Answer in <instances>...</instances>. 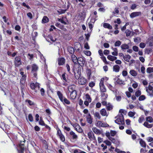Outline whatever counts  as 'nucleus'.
<instances>
[{
	"mask_svg": "<svg viewBox=\"0 0 153 153\" xmlns=\"http://www.w3.org/2000/svg\"><path fill=\"white\" fill-rule=\"evenodd\" d=\"M86 101H88L89 102H91V98L90 97V96L88 94L86 95Z\"/></svg>",
	"mask_w": 153,
	"mask_h": 153,
	"instance_id": "obj_52",
	"label": "nucleus"
},
{
	"mask_svg": "<svg viewBox=\"0 0 153 153\" xmlns=\"http://www.w3.org/2000/svg\"><path fill=\"white\" fill-rule=\"evenodd\" d=\"M27 16L29 17L31 19H32V18H33V16H32V13H30V12H29V13H28L27 14Z\"/></svg>",
	"mask_w": 153,
	"mask_h": 153,
	"instance_id": "obj_64",
	"label": "nucleus"
},
{
	"mask_svg": "<svg viewBox=\"0 0 153 153\" xmlns=\"http://www.w3.org/2000/svg\"><path fill=\"white\" fill-rule=\"evenodd\" d=\"M120 67L117 65H115L113 66V71L115 72H117L119 71L120 70Z\"/></svg>",
	"mask_w": 153,
	"mask_h": 153,
	"instance_id": "obj_25",
	"label": "nucleus"
},
{
	"mask_svg": "<svg viewBox=\"0 0 153 153\" xmlns=\"http://www.w3.org/2000/svg\"><path fill=\"white\" fill-rule=\"evenodd\" d=\"M85 54L87 56H90L91 54V52L90 51H84Z\"/></svg>",
	"mask_w": 153,
	"mask_h": 153,
	"instance_id": "obj_56",
	"label": "nucleus"
},
{
	"mask_svg": "<svg viewBox=\"0 0 153 153\" xmlns=\"http://www.w3.org/2000/svg\"><path fill=\"white\" fill-rule=\"evenodd\" d=\"M106 92H101V95L102 99L104 100H106L108 97L107 94H106Z\"/></svg>",
	"mask_w": 153,
	"mask_h": 153,
	"instance_id": "obj_24",
	"label": "nucleus"
},
{
	"mask_svg": "<svg viewBox=\"0 0 153 153\" xmlns=\"http://www.w3.org/2000/svg\"><path fill=\"white\" fill-rule=\"evenodd\" d=\"M110 133L112 136H114L116 134V132L115 131L111 130Z\"/></svg>",
	"mask_w": 153,
	"mask_h": 153,
	"instance_id": "obj_61",
	"label": "nucleus"
},
{
	"mask_svg": "<svg viewBox=\"0 0 153 153\" xmlns=\"http://www.w3.org/2000/svg\"><path fill=\"white\" fill-rule=\"evenodd\" d=\"M65 74V73H64L62 74L61 77V79L63 80V81L64 83H65L67 82V80L66 79Z\"/></svg>",
	"mask_w": 153,
	"mask_h": 153,
	"instance_id": "obj_31",
	"label": "nucleus"
},
{
	"mask_svg": "<svg viewBox=\"0 0 153 153\" xmlns=\"http://www.w3.org/2000/svg\"><path fill=\"white\" fill-rule=\"evenodd\" d=\"M94 117L96 118V119L98 118L99 119H100L101 118L100 116V114L98 112H95L94 113Z\"/></svg>",
	"mask_w": 153,
	"mask_h": 153,
	"instance_id": "obj_32",
	"label": "nucleus"
},
{
	"mask_svg": "<svg viewBox=\"0 0 153 153\" xmlns=\"http://www.w3.org/2000/svg\"><path fill=\"white\" fill-rule=\"evenodd\" d=\"M31 67V73L33 74L34 76L36 77L37 75V71L38 69V67L36 65L34 64L32 65Z\"/></svg>",
	"mask_w": 153,
	"mask_h": 153,
	"instance_id": "obj_3",
	"label": "nucleus"
},
{
	"mask_svg": "<svg viewBox=\"0 0 153 153\" xmlns=\"http://www.w3.org/2000/svg\"><path fill=\"white\" fill-rule=\"evenodd\" d=\"M57 93L60 101H62L65 98L63 97V94L59 91H57Z\"/></svg>",
	"mask_w": 153,
	"mask_h": 153,
	"instance_id": "obj_20",
	"label": "nucleus"
},
{
	"mask_svg": "<svg viewBox=\"0 0 153 153\" xmlns=\"http://www.w3.org/2000/svg\"><path fill=\"white\" fill-rule=\"evenodd\" d=\"M25 81H20L21 87L22 89H24L25 87Z\"/></svg>",
	"mask_w": 153,
	"mask_h": 153,
	"instance_id": "obj_42",
	"label": "nucleus"
},
{
	"mask_svg": "<svg viewBox=\"0 0 153 153\" xmlns=\"http://www.w3.org/2000/svg\"><path fill=\"white\" fill-rule=\"evenodd\" d=\"M29 120L30 122H32L33 120V117L31 114H29L28 116Z\"/></svg>",
	"mask_w": 153,
	"mask_h": 153,
	"instance_id": "obj_55",
	"label": "nucleus"
},
{
	"mask_svg": "<svg viewBox=\"0 0 153 153\" xmlns=\"http://www.w3.org/2000/svg\"><path fill=\"white\" fill-rule=\"evenodd\" d=\"M131 56L129 55H127L124 56L123 57L124 60L128 62H129L131 58Z\"/></svg>",
	"mask_w": 153,
	"mask_h": 153,
	"instance_id": "obj_36",
	"label": "nucleus"
},
{
	"mask_svg": "<svg viewBox=\"0 0 153 153\" xmlns=\"http://www.w3.org/2000/svg\"><path fill=\"white\" fill-rule=\"evenodd\" d=\"M30 87L32 89H34L36 88V86L34 83H33L30 84Z\"/></svg>",
	"mask_w": 153,
	"mask_h": 153,
	"instance_id": "obj_62",
	"label": "nucleus"
},
{
	"mask_svg": "<svg viewBox=\"0 0 153 153\" xmlns=\"http://www.w3.org/2000/svg\"><path fill=\"white\" fill-rule=\"evenodd\" d=\"M61 102H63L64 103H65L68 105H69L70 104V101L65 98L62 101H61Z\"/></svg>",
	"mask_w": 153,
	"mask_h": 153,
	"instance_id": "obj_40",
	"label": "nucleus"
},
{
	"mask_svg": "<svg viewBox=\"0 0 153 153\" xmlns=\"http://www.w3.org/2000/svg\"><path fill=\"white\" fill-rule=\"evenodd\" d=\"M107 85L108 88L110 90H111L113 92H114L115 91V89L110 84H107Z\"/></svg>",
	"mask_w": 153,
	"mask_h": 153,
	"instance_id": "obj_35",
	"label": "nucleus"
},
{
	"mask_svg": "<svg viewBox=\"0 0 153 153\" xmlns=\"http://www.w3.org/2000/svg\"><path fill=\"white\" fill-rule=\"evenodd\" d=\"M69 134L73 139L76 140L78 138L77 136L73 131H71Z\"/></svg>",
	"mask_w": 153,
	"mask_h": 153,
	"instance_id": "obj_13",
	"label": "nucleus"
},
{
	"mask_svg": "<svg viewBox=\"0 0 153 153\" xmlns=\"http://www.w3.org/2000/svg\"><path fill=\"white\" fill-rule=\"evenodd\" d=\"M24 141H21L19 145V147L20 149V150L19 151H22V152H24V151L25 149L24 143L25 140L24 139Z\"/></svg>",
	"mask_w": 153,
	"mask_h": 153,
	"instance_id": "obj_8",
	"label": "nucleus"
},
{
	"mask_svg": "<svg viewBox=\"0 0 153 153\" xmlns=\"http://www.w3.org/2000/svg\"><path fill=\"white\" fill-rule=\"evenodd\" d=\"M103 27L105 28H107L111 30L112 29V27L108 23H104L103 24Z\"/></svg>",
	"mask_w": 153,
	"mask_h": 153,
	"instance_id": "obj_28",
	"label": "nucleus"
},
{
	"mask_svg": "<svg viewBox=\"0 0 153 153\" xmlns=\"http://www.w3.org/2000/svg\"><path fill=\"white\" fill-rule=\"evenodd\" d=\"M71 59L73 62L77 64L78 63V58L74 54L71 56Z\"/></svg>",
	"mask_w": 153,
	"mask_h": 153,
	"instance_id": "obj_21",
	"label": "nucleus"
},
{
	"mask_svg": "<svg viewBox=\"0 0 153 153\" xmlns=\"http://www.w3.org/2000/svg\"><path fill=\"white\" fill-rule=\"evenodd\" d=\"M106 108L107 110L110 111L112 110L113 109V106L110 103H108L106 105Z\"/></svg>",
	"mask_w": 153,
	"mask_h": 153,
	"instance_id": "obj_29",
	"label": "nucleus"
},
{
	"mask_svg": "<svg viewBox=\"0 0 153 153\" xmlns=\"http://www.w3.org/2000/svg\"><path fill=\"white\" fill-rule=\"evenodd\" d=\"M58 62L59 65H62L65 63V59L63 58H59L58 60Z\"/></svg>",
	"mask_w": 153,
	"mask_h": 153,
	"instance_id": "obj_18",
	"label": "nucleus"
},
{
	"mask_svg": "<svg viewBox=\"0 0 153 153\" xmlns=\"http://www.w3.org/2000/svg\"><path fill=\"white\" fill-rule=\"evenodd\" d=\"M152 118L151 117H149L146 118V120L149 123H152Z\"/></svg>",
	"mask_w": 153,
	"mask_h": 153,
	"instance_id": "obj_51",
	"label": "nucleus"
},
{
	"mask_svg": "<svg viewBox=\"0 0 153 153\" xmlns=\"http://www.w3.org/2000/svg\"><path fill=\"white\" fill-rule=\"evenodd\" d=\"M14 65L16 67H18L22 64L21 58L20 56H17L15 58Z\"/></svg>",
	"mask_w": 153,
	"mask_h": 153,
	"instance_id": "obj_4",
	"label": "nucleus"
},
{
	"mask_svg": "<svg viewBox=\"0 0 153 153\" xmlns=\"http://www.w3.org/2000/svg\"><path fill=\"white\" fill-rule=\"evenodd\" d=\"M146 44L143 42H141L140 44V48H145L146 46Z\"/></svg>",
	"mask_w": 153,
	"mask_h": 153,
	"instance_id": "obj_59",
	"label": "nucleus"
},
{
	"mask_svg": "<svg viewBox=\"0 0 153 153\" xmlns=\"http://www.w3.org/2000/svg\"><path fill=\"white\" fill-rule=\"evenodd\" d=\"M72 125L75 128V129L78 132L82 133L83 131L82 128L78 124L75 123L72 124Z\"/></svg>",
	"mask_w": 153,
	"mask_h": 153,
	"instance_id": "obj_6",
	"label": "nucleus"
},
{
	"mask_svg": "<svg viewBox=\"0 0 153 153\" xmlns=\"http://www.w3.org/2000/svg\"><path fill=\"white\" fill-rule=\"evenodd\" d=\"M25 102H27L29 105L30 106L33 105L35 104V103L33 102L30 100H25Z\"/></svg>",
	"mask_w": 153,
	"mask_h": 153,
	"instance_id": "obj_38",
	"label": "nucleus"
},
{
	"mask_svg": "<svg viewBox=\"0 0 153 153\" xmlns=\"http://www.w3.org/2000/svg\"><path fill=\"white\" fill-rule=\"evenodd\" d=\"M146 99V97L144 95H142L140 96L139 98V100L140 101Z\"/></svg>",
	"mask_w": 153,
	"mask_h": 153,
	"instance_id": "obj_54",
	"label": "nucleus"
},
{
	"mask_svg": "<svg viewBox=\"0 0 153 153\" xmlns=\"http://www.w3.org/2000/svg\"><path fill=\"white\" fill-rule=\"evenodd\" d=\"M111 49L114 51V52L112 53V54L114 56H117L118 53V51L117 48H113V47H112Z\"/></svg>",
	"mask_w": 153,
	"mask_h": 153,
	"instance_id": "obj_23",
	"label": "nucleus"
},
{
	"mask_svg": "<svg viewBox=\"0 0 153 153\" xmlns=\"http://www.w3.org/2000/svg\"><path fill=\"white\" fill-rule=\"evenodd\" d=\"M74 153H86L85 152L79 149H75L74 151Z\"/></svg>",
	"mask_w": 153,
	"mask_h": 153,
	"instance_id": "obj_43",
	"label": "nucleus"
},
{
	"mask_svg": "<svg viewBox=\"0 0 153 153\" xmlns=\"http://www.w3.org/2000/svg\"><path fill=\"white\" fill-rule=\"evenodd\" d=\"M133 49L135 51H137L138 50V48L137 46H134L133 47Z\"/></svg>",
	"mask_w": 153,
	"mask_h": 153,
	"instance_id": "obj_63",
	"label": "nucleus"
},
{
	"mask_svg": "<svg viewBox=\"0 0 153 153\" xmlns=\"http://www.w3.org/2000/svg\"><path fill=\"white\" fill-rule=\"evenodd\" d=\"M101 58L104 62H105L106 64H108V62L106 61V59L105 56H103L102 57H101Z\"/></svg>",
	"mask_w": 153,
	"mask_h": 153,
	"instance_id": "obj_58",
	"label": "nucleus"
},
{
	"mask_svg": "<svg viewBox=\"0 0 153 153\" xmlns=\"http://www.w3.org/2000/svg\"><path fill=\"white\" fill-rule=\"evenodd\" d=\"M108 125L104 123H102L101 121H98L97 122V126L99 127H106L108 126Z\"/></svg>",
	"mask_w": 153,
	"mask_h": 153,
	"instance_id": "obj_7",
	"label": "nucleus"
},
{
	"mask_svg": "<svg viewBox=\"0 0 153 153\" xmlns=\"http://www.w3.org/2000/svg\"><path fill=\"white\" fill-rule=\"evenodd\" d=\"M75 87V85H72L70 86L69 87V91L70 92H72V91H76L74 89V88Z\"/></svg>",
	"mask_w": 153,
	"mask_h": 153,
	"instance_id": "obj_41",
	"label": "nucleus"
},
{
	"mask_svg": "<svg viewBox=\"0 0 153 153\" xmlns=\"http://www.w3.org/2000/svg\"><path fill=\"white\" fill-rule=\"evenodd\" d=\"M70 94V96L71 99H74L76 98V91H72Z\"/></svg>",
	"mask_w": 153,
	"mask_h": 153,
	"instance_id": "obj_17",
	"label": "nucleus"
},
{
	"mask_svg": "<svg viewBox=\"0 0 153 153\" xmlns=\"http://www.w3.org/2000/svg\"><path fill=\"white\" fill-rule=\"evenodd\" d=\"M81 46L80 44L78 42L74 44L75 48H76L77 51L79 50Z\"/></svg>",
	"mask_w": 153,
	"mask_h": 153,
	"instance_id": "obj_27",
	"label": "nucleus"
},
{
	"mask_svg": "<svg viewBox=\"0 0 153 153\" xmlns=\"http://www.w3.org/2000/svg\"><path fill=\"white\" fill-rule=\"evenodd\" d=\"M135 114V112H133L131 111H130L128 113V115L129 116L131 117H132L134 116V115Z\"/></svg>",
	"mask_w": 153,
	"mask_h": 153,
	"instance_id": "obj_60",
	"label": "nucleus"
},
{
	"mask_svg": "<svg viewBox=\"0 0 153 153\" xmlns=\"http://www.w3.org/2000/svg\"><path fill=\"white\" fill-rule=\"evenodd\" d=\"M107 58L110 61H113L116 60L117 59V57L111 55H109L107 56Z\"/></svg>",
	"mask_w": 153,
	"mask_h": 153,
	"instance_id": "obj_22",
	"label": "nucleus"
},
{
	"mask_svg": "<svg viewBox=\"0 0 153 153\" xmlns=\"http://www.w3.org/2000/svg\"><path fill=\"white\" fill-rule=\"evenodd\" d=\"M86 80L83 77H81L79 79L78 83L80 85H84L86 83Z\"/></svg>",
	"mask_w": 153,
	"mask_h": 153,
	"instance_id": "obj_10",
	"label": "nucleus"
},
{
	"mask_svg": "<svg viewBox=\"0 0 153 153\" xmlns=\"http://www.w3.org/2000/svg\"><path fill=\"white\" fill-rule=\"evenodd\" d=\"M67 50L72 55L74 54L75 52L74 48L73 47L71 46L68 47Z\"/></svg>",
	"mask_w": 153,
	"mask_h": 153,
	"instance_id": "obj_14",
	"label": "nucleus"
},
{
	"mask_svg": "<svg viewBox=\"0 0 153 153\" xmlns=\"http://www.w3.org/2000/svg\"><path fill=\"white\" fill-rule=\"evenodd\" d=\"M78 63L82 69L84 65L86 63V61L84 57H79L78 58Z\"/></svg>",
	"mask_w": 153,
	"mask_h": 153,
	"instance_id": "obj_2",
	"label": "nucleus"
},
{
	"mask_svg": "<svg viewBox=\"0 0 153 153\" xmlns=\"http://www.w3.org/2000/svg\"><path fill=\"white\" fill-rule=\"evenodd\" d=\"M57 135L59 136L60 140L62 142H64L65 141V138L64 135L62 134L61 130L59 128H58L57 131Z\"/></svg>",
	"mask_w": 153,
	"mask_h": 153,
	"instance_id": "obj_5",
	"label": "nucleus"
},
{
	"mask_svg": "<svg viewBox=\"0 0 153 153\" xmlns=\"http://www.w3.org/2000/svg\"><path fill=\"white\" fill-rule=\"evenodd\" d=\"M81 66L79 65L76 66L75 67V70L77 72L78 74L81 75Z\"/></svg>",
	"mask_w": 153,
	"mask_h": 153,
	"instance_id": "obj_15",
	"label": "nucleus"
},
{
	"mask_svg": "<svg viewBox=\"0 0 153 153\" xmlns=\"http://www.w3.org/2000/svg\"><path fill=\"white\" fill-rule=\"evenodd\" d=\"M116 118L117 119L115 120V123L119 125L124 124V119L122 114H119L118 116L115 117V118Z\"/></svg>",
	"mask_w": 153,
	"mask_h": 153,
	"instance_id": "obj_1",
	"label": "nucleus"
},
{
	"mask_svg": "<svg viewBox=\"0 0 153 153\" xmlns=\"http://www.w3.org/2000/svg\"><path fill=\"white\" fill-rule=\"evenodd\" d=\"M141 94V91L140 90H138L136 92L135 94V96L136 97H138L140 96Z\"/></svg>",
	"mask_w": 153,
	"mask_h": 153,
	"instance_id": "obj_48",
	"label": "nucleus"
},
{
	"mask_svg": "<svg viewBox=\"0 0 153 153\" xmlns=\"http://www.w3.org/2000/svg\"><path fill=\"white\" fill-rule=\"evenodd\" d=\"M143 125L148 128H151L153 126L152 124H149L147 122H145L144 123Z\"/></svg>",
	"mask_w": 153,
	"mask_h": 153,
	"instance_id": "obj_34",
	"label": "nucleus"
},
{
	"mask_svg": "<svg viewBox=\"0 0 153 153\" xmlns=\"http://www.w3.org/2000/svg\"><path fill=\"white\" fill-rule=\"evenodd\" d=\"M100 113L103 116H106V110L105 109H101L100 111Z\"/></svg>",
	"mask_w": 153,
	"mask_h": 153,
	"instance_id": "obj_37",
	"label": "nucleus"
},
{
	"mask_svg": "<svg viewBox=\"0 0 153 153\" xmlns=\"http://www.w3.org/2000/svg\"><path fill=\"white\" fill-rule=\"evenodd\" d=\"M86 73L87 75L89 78H90L91 74V70L90 69H88L86 71Z\"/></svg>",
	"mask_w": 153,
	"mask_h": 153,
	"instance_id": "obj_45",
	"label": "nucleus"
},
{
	"mask_svg": "<svg viewBox=\"0 0 153 153\" xmlns=\"http://www.w3.org/2000/svg\"><path fill=\"white\" fill-rule=\"evenodd\" d=\"M100 86L101 92H106V91L104 84L102 83V82L100 83Z\"/></svg>",
	"mask_w": 153,
	"mask_h": 153,
	"instance_id": "obj_12",
	"label": "nucleus"
},
{
	"mask_svg": "<svg viewBox=\"0 0 153 153\" xmlns=\"http://www.w3.org/2000/svg\"><path fill=\"white\" fill-rule=\"evenodd\" d=\"M39 123L40 125L42 126L45 125V124L44 123V121L42 120V118L41 117H40Z\"/></svg>",
	"mask_w": 153,
	"mask_h": 153,
	"instance_id": "obj_47",
	"label": "nucleus"
},
{
	"mask_svg": "<svg viewBox=\"0 0 153 153\" xmlns=\"http://www.w3.org/2000/svg\"><path fill=\"white\" fill-rule=\"evenodd\" d=\"M140 143L141 146L143 147H146V144L145 142L142 139H141L140 141Z\"/></svg>",
	"mask_w": 153,
	"mask_h": 153,
	"instance_id": "obj_30",
	"label": "nucleus"
},
{
	"mask_svg": "<svg viewBox=\"0 0 153 153\" xmlns=\"http://www.w3.org/2000/svg\"><path fill=\"white\" fill-rule=\"evenodd\" d=\"M121 48L124 51V50L128 49L129 48V46L127 44H124L121 46Z\"/></svg>",
	"mask_w": 153,
	"mask_h": 153,
	"instance_id": "obj_26",
	"label": "nucleus"
},
{
	"mask_svg": "<svg viewBox=\"0 0 153 153\" xmlns=\"http://www.w3.org/2000/svg\"><path fill=\"white\" fill-rule=\"evenodd\" d=\"M88 138L90 140H96V138L92 131H91L89 132L88 134Z\"/></svg>",
	"mask_w": 153,
	"mask_h": 153,
	"instance_id": "obj_9",
	"label": "nucleus"
},
{
	"mask_svg": "<svg viewBox=\"0 0 153 153\" xmlns=\"http://www.w3.org/2000/svg\"><path fill=\"white\" fill-rule=\"evenodd\" d=\"M141 39L140 38L137 37L134 39V42H135L139 43L141 42Z\"/></svg>",
	"mask_w": 153,
	"mask_h": 153,
	"instance_id": "obj_50",
	"label": "nucleus"
},
{
	"mask_svg": "<svg viewBox=\"0 0 153 153\" xmlns=\"http://www.w3.org/2000/svg\"><path fill=\"white\" fill-rule=\"evenodd\" d=\"M130 73L133 76H135L137 75V73L136 71L134 70H131L130 71Z\"/></svg>",
	"mask_w": 153,
	"mask_h": 153,
	"instance_id": "obj_33",
	"label": "nucleus"
},
{
	"mask_svg": "<svg viewBox=\"0 0 153 153\" xmlns=\"http://www.w3.org/2000/svg\"><path fill=\"white\" fill-rule=\"evenodd\" d=\"M119 13V11L118 8H115L114 11L112 13L114 15L118 14Z\"/></svg>",
	"mask_w": 153,
	"mask_h": 153,
	"instance_id": "obj_53",
	"label": "nucleus"
},
{
	"mask_svg": "<svg viewBox=\"0 0 153 153\" xmlns=\"http://www.w3.org/2000/svg\"><path fill=\"white\" fill-rule=\"evenodd\" d=\"M86 120L87 122L90 124H91L92 123V119L90 114H88L86 117Z\"/></svg>",
	"mask_w": 153,
	"mask_h": 153,
	"instance_id": "obj_19",
	"label": "nucleus"
},
{
	"mask_svg": "<svg viewBox=\"0 0 153 153\" xmlns=\"http://www.w3.org/2000/svg\"><path fill=\"white\" fill-rule=\"evenodd\" d=\"M103 143H105L107 145L110 146L111 145V142L108 140H105L103 141Z\"/></svg>",
	"mask_w": 153,
	"mask_h": 153,
	"instance_id": "obj_57",
	"label": "nucleus"
},
{
	"mask_svg": "<svg viewBox=\"0 0 153 153\" xmlns=\"http://www.w3.org/2000/svg\"><path fill=\"white\" fill-rule=\"evenodd\" d=\"M49 19L46 16H44L42 19V22L43 23H46L48 22Z\"/></svg>",
	"mask_w": 153,
	"mask_h": 153,
	"instance_id": "obj_39",
	"label": "nucleus"
},
{
	"mask_svg": "<svg viewBox=\"0 0 153 153\" xmlns=\"http://www.w3.org/2000/svg\"><path fill=\"white\" fill-rule=\"evenodd\" d=\"M92 130L96 134H102L101 131L95 127H93Z\"/></svg>",
	"mask_w": 153,
	"mask_h": 153,
	"instance_id": "obj_16",
	"label": "nucleus"
},
{
	"mask_svg": "<svg viewBox=\"0 0 153 153\" xmlns=\"http://www.w3.org/2000/svg\"><path fill=\"white\" fill-rule=\"evenodd\" d=\"M117 83L119 84L120 85L123 84L125 85V83H124V82L122 80H120L119 78L116 81Z\"/></svg>",
	"mask_w": 153,
	"mask_h": 153,
	"instance_id": "obj_46",
	"label": "nucleus"
},
{
	"mask_svg": "<svg viewBox=\"0 0 153 153\" xmlns=\"http://www.w3.org/2000/svg\"><path fill=\"white\" fill-rule=\"evenodd\" d=\"M121 44V42L119 40L117 41L114 44V45L116 47L120 46Z\"/></svg>",
	"mask_w": 153,
	"mask_h": 153,
	"instance_id": "obj_44",
	"label": "nucleus"
},
{
	"mask_svg": "<svg viewBox=\"0 0 153 153\" xmlns=\"http://www.w3.org/2000/svg\"><path fill=\"white\" fill-rule=\"evenodd\" d=\"M147 72L150 73L153 72V68L149 67L147 68L146 70Z\"/></svg>",
	"mask_w": 153,
	"mask_h": 153,
	"instance_id": "obj_49",
	"label": "nucleus"
},
{
	"mask_svg": "<svg viewBox=\"0 0 153 153\" xmlns=\"http://www.w3.org/2000/svg\"><path fill=\"white\" fill-rule=\"evenodd\" d=\"M141 13L140 12H134L131 14L130 16L131 18H133L134 17L141 15Z\"/></svg>",
	"mask_w": 153,
	"mask_h": 153,
	"instance_id": "obj_11",
	"label": "nucleus"
}]
</instances>
